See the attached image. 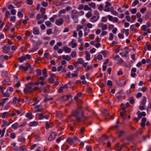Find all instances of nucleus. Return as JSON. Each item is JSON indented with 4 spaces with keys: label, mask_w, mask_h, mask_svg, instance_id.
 <instances>
[{
    "label": "nucleus",
    "mask_w": 151,
    "mask_h": 151,
    "mask_svg": "<svg viewBox=\"0 0 151 151\" xmlns=\"http://www.w3.org/2000/svg\"><path fill=\"white\" fill-rule=\"evenodd\" d=\"M47 70L46 68H44L42 70V74L44 76V78H45H45L47 77Z\"/></svg>",
    "instance_id": "f3484780"
},
{
    "label": "nucleus",
    "mask_w": 151,
    "mask_h": 151,
    "mask_svg": "<svg viewBox=\"0 0 151 151\" xmlns=\"http://www.w3.org/2000/svg\"><path fill=\"white\" fill-rule=\"evenodd\" d=\"M17 15L19 17L22 18L23 17V14L20 12L19 11L18 12Z\"/></svg>",
    "instance_id": "3c124183"
},
{
    "label": "nucleus",
    "mask_w": 151,
    "mask_h": 151,
    "mask_svg": "<svg viewBox=\"0 0 151 151\" xmlns=\"http://www.w3.org/2000/svg\"><path fill=\"white\" fill-rule=\"evenodd\" d=\"M146 101V98L144 96L143 97L142 99L141 102V105L144 106H145V104Z\"/></svg>",
    "instance_id": "5701e85b"
},
{
    "label": "nucleus",
    "mask_w": 151,
    "mask_h": 151,
    "mask_svg": "<svg viewBox=\"0 0 151 151\" xmlns=\"http://www.w3.org/2000/svg\"><path fill=\"white\" fill-rule=\"evenodd\" d=\"M94 14V15L90 19V21L93 23L97 22L99 18V13L98 11H95Z\"/></svg>",
    "instance_id": "7ed1b4c3"
},
{
    "label": "nucleus",
    "mask_w": 151,
    "mask_h": 151,
    "mask_svg": "<svg viewBox=\"0 0 151 151\" xmlns=\"http://www.w3.org/2000/svg\"><path fill=\"white\" fill-rule=\"evenodd\" d=\"M90 30L88 29L87 27H85L84 29V36H86L88 34V33L89 32Z\"/></svg>",
    "instance_id": "b1692460"
},
{
    "label": "nucleus",
    "mask_w": 151,
    "mask_h": 151,
    "mask_svg": "<svg viewBox=\"0 0 151 151\" xmlns=\"http://www.w3.org/2000/svg\"><path fill=\"white\" fill-rule=\"evenodd\" d=\"M18 125V123L17 122H16L12 125V127L13 129H15L17 128Z\"/></svg>",
    "instance_id": "c756f323"
},
{
    "label": "nucleus",
    "mask_w": 151,
    "mask_h": 151,
    "mask_svg": "<svg viewBox=\"0 0 151 151\" xmlns=\"http://www.w3.org/2000/svg\"><path fill=\"white\" fill-rule=\"evenodd\" d=\"M113 59L114 60H117L119 61L118 62V64H121L122 63L124 62L123 60L121 58H120L119 56L118 55H116L114 58Z\"/></svg>",
    "instance_id": "6e6552de"
},
{
    "label": "nucleus",
    "mask_w": 151,
    "mask_h": 151,
    "mask_svg": "<svg viewBox=\"0 0 151 151\" xmlns=\"http://www.w3.org/2000/svg\"><path fill=\"white\" fill-rule=\"evenodd\" d=\"M87 28L88 27V28H91L92 27V25L90 23H88L86 24Z\"/></svg>",
    "instance_id": "8fccbe9b"
},
{
    "label": "nucleus",
    "mask_w": 151,
    "mask_h": 151,
    "mask_svg": "<svg viewBox=\"0 0 151 151\" xmlns=\"http://www.w3.org/2000/svg\"><path fill=\"white\" fill-rule=\"evenodd\" d=\"M38 122L35 121L31 122L29 124V126L31 127L35 126L37 125Z\"/></svg>",
    "instance_id": "a878e982"
},
{
    "label": "nucleus",
    "mask_w": 151,
    "mask_h": 151,
    "mask_svg": "<svg viewBox=\"0 0 151 151\" xmlns=\"http://www.w3.org/2000/svg\"><path fill=\"white\" fill-rule=\"evenodd\" d=\"M26 149V147L25 146H21L20 147V149L21 151H24V150Z\"/></svg>",
    "instance_id": "69168bd1"
},
{
    "label": "nucleus",
    "mask_w": 151,
    "mask_h": 151,
    "mask_svg": "<svg viewBox=\"0 0 151 151\" xmlns=\"http://www.w3.org/2000/svg\"><path fill=\"white\" fill-rule=\"evenodd\" d=\"M45 11H46L45 8H44L43 7H41L40 8V11L42 13V14H45Z\"/></svg>",
    "instance_id": "f704fd0d"
},
{
    "label": "nucleus",
    "mask_w": 151,
    "mask_h": 151,
    "mask_svg": "<svg viewBox=\"0 0 151 151\" xmlns=\"http://www.w3.org/2000/svg\"><path fill=\"white\" fill-rule=\"evenodd\" d=\"M85 54H86V58L87 60H89L90 59V54L88 51L85 52Z\"/></svg>",
    "instance_id": "412c9836"
},
{
    "label": "nucleus",
    "mask_w": 151,
    "mask_h": 151,
    "mask_svg": "<svg viewBox=\"0 0 151 151\" xmlns=\"http://www.w3.org/2000/svg\"><path fill=\"white\" fill-rule=\"evenodd\" d=\"M103 115L104 116H108L109 115V112L107 109H105L103 112Z\"/></svg>",
    "instance_id": "bb28decb"
},
{
    "label": "nucleus",
    "mask_w": 151,
    "mask_h": 151,
    "mask_svg": "<svg viewBox=\"0 0 151 151\" xmlns=\"http://www.w3.org/2000/svg\"><path fill=\"white\" fill-rule=\"evenodd\" d=\"M84 63L83 59L81 58H79L78 59L77 63L78 64H82Z\"/></svg>",
    "instance_id": "72a5a7b5"
},
{
    "label": "nucleus",
    "mask_w": 151,
    "mask_h": 151,
    "mask_svg": "<svg viewBox=\"0 0 151 151\" xmlns=\"http://www.w3.org/2000/svg\"><path fill=\"white\" fill-rule=\"evenodd\" d=\"M83 28V26H81L78 25L77 26L76 28V30L77 31H79L80 29H82Z\"/></svg>",
    "instance_id": "37998d69"
},
{
    "label": "nucleus",
    "mask_w": 151,
    "mask_h": 151,
    "mask_svg": "<svg viewBox=\"0 0 151 151\" xmlns=\"http://www.w3.org/2000/svg\"><path fill=\"white\" fill-rule=\"evenodd\" d=\"M10 137L12 139H14L16 137V134L15 133H11L10 135Z\"/></svg>",
    "instance_id": "052dcab7"
},
{
    "label": "nucleus",
    "mask_w": 151,
    "mask_h": 151,
    "mask_svg": "<svg viewBox=\"0 0 151 151\" xmlns=\"http://www.w3.org/2000/svg\"><path fill=\"white\" fill-rule=\"evenodd\" d=\"M6 128H4L2 130H1V129H0V135H1V137H2L4 134Z\"/></svg>",
    "instance_id": "393cba45"
},
{
    "label": "nucleus",
    "mask_w": 151,
    "mask_h": 151,
    "mask_svg": "<svg viewBox=\"0 0 151 151\" xmlns=\"http://www.w3.org/2000/svg\"><path fill=\"white\" fill-rule=\"evenodd\" d=\"M33 33L35 35H38L40 33L39 30L36 27H35L33 28Z\"/></svg>",
    "instance_id": "4be33fe9"
},
{
    "label": "nucleus",
    "mask_w": 151,
    "mask_h": 151,
    "mask_svg": "<svg viewBox=\"0 0 151 151\" xmlns=\"http://www.w3.org/2000/svg\"><path fill=\"white\" fill-rule=\"evenodd\" d=\"M120 116L124 118L126 116V115L123 112H121L120 113Z\"/></svg>",
    "instance_id": "864d4df0"
},
{
    "label": "nucleus",
    "mask_w": 151,
    "mask_h": 151,
    "mask_svg": "<svg viewBox=\"0 0 151 151\" xmlns=\"http://www.w3.org/2000/svg\"><path fill=\"white\" fill-rule=\"evenodd\" d=\"M63 50L65 52L67 53H70L71 51V49L70 48L66 46L63 47Z\"/></svg>",
    "instance_id": "dca6fc26"
},
{
    "label": "nucleus",
    "mask_w": 151,
    "mask_h": 151,
    "mask_svg": "<svg viewBox=\"0 0 151 151\" xmlns=\"http://www.w3.org/2000/svg\"><path fill=\"white\" fill-rule=\"evenodd\" d=\"M125 133V132L124 130L120 131L119 132V134L118 136L119 137H120L122 136Z\"/></svg>",
    "instance_id": "e433bc0d"
},
{
    "label": "nucleus",
    "mask_w": 151,
    "mask_h": 151,
    "mask_svg": "<svg viewBox=\"0 0 151 151\" xmlns=\"http://www.w3.org/2000/svg\"><path fill=\"white\" fill-rule=\"evenodd\" d=\"M17 101V99L16 97H14L12 103L14 105L15 104Z\"/></svg>",
    "instance_id": "4d7b16f0"
},
{
    "label": "nucleus",
    "mask_w": 151,
    "mask_h": 151,
    "mask_svg": "<svg viewBox=\"0 0 151 151\" xmlns=\"http://www.w3.org/2000/svg\"><path fill=\"white\" fill-rule=\"evenodd\" d=\"M146 11V8L144 7L142 8L140 10V12L142 14L144 13Z\"/></svg>",
    "instance_id": "58836bf2"
},
{
    "label": "nucleus",
    "mask_w": 151,
    "mask_h": 151,
    "mask_svg": "<svg viewBox=\"0 0 151 151\" xmlns=\"http://www.w3.org/2000/svg\"><path fill=\"white\" fill-rule=\"evenodd\" d=\"M27 4L29 5H32L33 3V1L32 0H27Z\"/></svg>",
    "instance_id": "6e6d98bb"
},
{
    "label": "nucleus",
    "mask_w": 151,
    "mask_h": 151,
    "mask_svg": "<svg viewBox=\"0 0 151 151\" xmlns=\"http://www.w3.org/2000/svg\"><path fill=\"white\" fill-rule=\"evenodd\" d=\"M10 13L9 11H7L6 12L5 15L6 17H9L10 16Z\"/></svg>",
    "instance_id": "0e129e2a"
},
{
    "label": "nucleus",
    "mask_w": 151,
    "mask_h": 151,
    "mask_svg": "<svg viewBox=\"0 0 151 151\" xmlns=\"http://www.w3.org/2000/svg\"><path fill=\"white\" fill-rule=\"evenodd\" d=\"M63 22V20L62 18H60L56 20L55 21L56 24L58 25H62Z\"/></svg>",
    "instance_id": "9b49d317"
},
{
    "label": "nucleus",
    "mask_w": 151,
    "mask_h": 151,
    "mask_svg": "<svg viewBox=\"0 0 151 151\" xmlns=\"http://www.w3.org/2000/svg\"><path fill=\"white\" fill-rule=\"evenodd\" d=\"M18 141L20 142H23L25 141V139L24 137H21L18 139Z\"/></svg>",
    "instance_id": "5fc2aeb1"
},
{
    "label": "nucleus",
    "mask_w": 151,
    "mask_h": 151,
    "mask_svg": "<svg viewBox=\"0 0 151 151\" xmlns=\"http://www.w3.org/2000/svg\"><path fill=\"white\" fill-rule=\"evenodd\" d=\"M84 9L85 10H92V9L91 7H89L87 5H86L84 6Z\"/></svg>",
    "instance_id": "2f4dec72"
},
{
    "label": "nucleus",
    "mask_w": 151,
    "mask_h": 151,
    "mask_svg": "<svg viewBox=\"0 0 151 151\" xmlns=\"http://www.w3.org/2000/svg\"><path fill=\"white\" fill-rule=\"evenodd\" d=\"M98 9L100 11H102L103 9V5L102 4L100 5L98 7Z\"/></svg>",
    "instance_id": "338daca9"
},
{
    "label": "nucleus",
    "mask_w": 151,
    "mask_h": 151,
    "mask_svg": "<svg viewBox=\"0 0 151 151\" xmlns=\"http://www.w3.org/2000/svg\"><path fill=\"white\" fill-rule=\"evenodd\" d=\"M89 6L92 8H95L96 6V4L94 3H91L89 4Z\"/></svg>",
    "instance_id": "49530a36"
},
{
    "label": "nucleus",
    "mask_w": 151,
    "mask_h": 151,
    "mask_svg": "<svg viewBox=\"0 0 151 151\" xmlns=\"http://www.w3.org/2000/svg\"><path fill=\"white\" fill-rule=\"evenodd\" d=\"M62 57L63 59L68 61H70L71 59L70 56L68 55L66 56L63 55L62 56Z\"/></svg>",
    "instance_id": "6ab92c4d"
},
{
    "label": "nucleus",
    "mask_w": 151,
    "mask_h": 151,
    "mask_svg": "<svg viewBox=\"0 0 151 151\" xmlns=\"http://www.w3.org/2000/svg\"><path fill=\"white\" fill-rule=\"evenodd\" d=\"M57 134V133L55 132H52L48 137V140L49 141H51L53 140L55 138Z\"/></svg>",
    "instance_id": "0eeeda50"
},
{
    "label": "nucleus",
    "mask_w": 151,
    "mask_h": 151,
    "mask_svg": "<svg viewBox=\"0 0 151 151\" xmlns=\"http://www.w3.org/2000/svg\"><path fill=\"white\" fill-rule=\"evenodd\" d=\"M139 111H138L137 112V114L138 115V118L139 119H140L142 116H145L146 115V113L145 112H142L141 113H139Z\"/></svg>",
    "instance_id": "2eb2a0df"
},
{
    "label": "nucleus",
    "mask_w": 151,
    "mask_h": 151,
    "mask_svg": "<svg viewBox=\"0 0 151 151\" xmlns=\"http://www.w3.org/2000/svg\"><path fill=\"white\" fill-rule=\"evenodd\" d=\"M107 85L108 86H111L112 85V81L110 80H109L107 81Z\"/></svg>",
    "instance_id": "c03bdc74"
},
{
    "label": "nucleus",
    "mask_w": 151,
    "mask_h": 151,
    "mask_svg": "<svg viewBox=\"0 0 151 151\" xmlns=\"http://www.w3.org/2000/svg\"><path fill=\"white\" fill-rule=\"evenodd\" d=\"M68 87V86L65 84L63 86H61L58 89V91L59 92L61 93L63 92V89L64 88H67Z\"/></svg>",
    "instance_id": "9d476101"
},
{
    "label": "nucleus",
    "mask_w": 151,
    "mask_h": 151,
    "mask_svg": "<svg viewBox=\"0 0 151 151\" xmlns=\"http://www.w3.org/2000/svg\"><path fill=\"white\" fill-rule=\"evenodd\" d=\"M129 102L131 104H133L134 102V100L133 99V98L131 97L129 99Z\"/></svg>",
    "instance_id": "a19ab883"
},
{
    "label": "nucleus",
    "mask_w": 151,
    "mask_h": 151,
    "mask_svg": "<svg viewBox=\"0 0 151 151\" xmlns=\"http://www.w3.org/2000/svg\"><path fill=\"white\" fill-rule=\"evenodd\" d=\"M101 29L103 30H105L107 28V26L106 24H104L101 26Z\"/></svg>",
    "instance_id": "09e8293b"
},
{
    "label": "nucleus",
    "mask_w": 151,
    "mask_h": 151,
    "mask_svg": "<svg viewBox=\"0 0 151 151\" xmlns=\"http://www.w3.org/2000/svg\"><path fill=\"white\" fill-rule=\"evenodd\" d=\"M71 57L72 58H75L77 56V54L75 51H72L70 55Z\"/></svg>",
    "instance_id": "7c9ffc66"
},
{
    "label": "nucleus",
    "mask_w": 151,
    "mask_h": 151,
    "mask_svg": "<svg viewBox=\"0 0 151 151\" xmlns=\"http://www.w3.org/2000/svg\"><path fill=\"white\" fill-rule=\"evenodd\" d=\"M48 117V115L47 114L44 116L42 114H39V118L40 119H42L44 118L47 119Z\"/></svg>",
    "instance_id": "f8f14e48"
},
{
    "label": "nucleus",
    "mask_w": 151,
    "mask_h": 151,
    "mask_svg": "<svg viewBox=\"0 0 151 151\" xmlns=\"http://www.w3.org/2000/svg\"><path fill=\"white\" fill-rule=\"evenodd\" d=\"M78 12L76 10H73L71 12V17L73 19H77L78 17Z\"/></svg>",
    "instance_id": "39448f33"
},
{
    "label": "nucleus",
    "mask_w": 151,
    "mask_h": 151,
    "mask_svg": "<svg viewBox=\"0 0 151 151\" xmlns=\"http://www.w3.org/2000/svg\"><path fill=\"white\" fill-rule=\"evenodd\" d=\"M127 140L129 141H131L133 139V138L131 136H129L127 137Z\"/></svg>",
    "instance_id": "774afa93"
},
{
    "label": "nucleus",
    "mask_w": 151,
    "mask_h": 151,
    "mask_svg": "<svg viewBox=\"0 0 151 151\" xmlns=\"http://www.w3.org/2000/svg\"><path fill=\"white\" fill-rule=\"evenodd\" d=\"M64 20L65 22L66 23H69L70 22V20L68 15H67L66 16H64Z\"/></svg>",
    "instance_id": "4468645a"
},
{
    "label": "nucleus",
    "mask_w": 151,
    "mask_h": 151,
    "mask_svg": "<svg viewBox=\"0 0 151 151\" xmlns=\"http://www.w3.org/2000/svg\"><path fill=\"white\" fill-rule=\"evenodd\" d=\"M45 24L47 27H51L52 25L51 22L49 21H47L45 22Z\"/></svg>",
    "instance_id": "473e14b6"
},
{
    "label": "nucleus",
    "mask_w": 151,
    "mask_h": 151,
    "mask_svg": "<svg viewBox=\"0 0 151 151\" xmlns=\"http://www.w3.org/2000/svg\"><path fill=\"white\" fill-rule=\"evenodd\" d=\"M124 146V144H123L121 145L117 149L118 151H120L122 149V147Z\"/></svg>",
    "instance_id": "13d9d810"
},
{
    "label": "nucleus",
    "mask_w": 151,
    "mask_h": 151,
    "mask_svg": "<svg viewBox=\"0 0 151 151\" xmlns=\"http://www.w3.org/2000/svg\"><path fill=\"white\" fill-rule=\"evenodd\" d=\"M49 82L50 83H53L54 81V79L52 78H49L48 80Z\"/></svg>",
    "instance_id": "bf43d9fd"
},
{
    "label": "nucleus",
    "mask_w": 151,
    "mask_h": 151,
    "mask_svg": "<svg viewBox=\"0 0 151 151\" xmlns=\"http://www.w3.org/2000/svg\"><path fill=\"white\" fill-rule=\"evenodd\" d=\"M137 12V9L136 8H134L132 9L131 10V12L132 14H135Z\"/></svg>",
    "instance_id": "e2e57ef3"
},
{
    "label": "nucleus",
    "mask_w": 151,
    "mask_h": 151,
    "mask_svg": "<svg viewBox=\"0 0 151 151\" xmlns=\"http://www.w3.org/2000/svg\"><path fill=\"white\" fill-rule=\"evenodd\" d=\"M52 29H47L46 32L47 34L48 35L50 34L52 32Z\"/></svg>",
    "instance_id": "603ef678"
},
{
    "label": "nucleus",
    "mask_w": 151,
    "mask_h": 151,
    "mask_svg": "<svg viewBox=\"0 0 151 151\" xmlns=\"http://www.w3.org/2000/svg\"><path fill=\"white\" fill-rule=\"evenodd\" d=\"M130 29L131 31H133L134 32H135V31L134 30V25H132L130 26Z\"/></svg>",
    "instance_id": "de8ad7c7"
},
{
    "label": "nucleus",
    "mask_w": 151,
    "mask_h": 151,
    "mask_svg": "<svg viewBox=\"0 0 151 151\" xmlns=\"http://www.w3.org/2000/svg\"><path fill=\"white\" fill-rule=\"evenodd\" d=\"M29 20V18H27L23 20V21L22 22L23 24L24 25L26 24L27 23V21H28Z\"/></svg>",
    "instance_id": "680f3d73"
},
{
    "label": "nucleus",
    "mask_w": 151,
    "mask_h": 151,
    "mask_svg": "<svg viewBox=\"0 0 151 151\" xmlns=\"http://www.w3.org/2000/svg\"><path fill=\"white\" fill-rule=\"evenodd\" d=\"M37 78L39 79L37 82H35L34 83V85L35 84L36 85H38L40 84L42 86H43L45 84V78H44L43 77H38Z\"/></svg>",
    "instance_id": "20e7f679"
},
{
    "label": "nucleus",
    "mask_w": 151,
    "mask_h": 151,
    "mask_svg": "<svg viewBox=\"0 0 151 151\" xmlns=\"http://www.w3.org/2000/svg\"><path fill=\"white\" fill-rule=\"evenodd\" d=\"M111 5V4L108 1H106V5L105 7L103 8V10L106 12H110V10L111 9V7L109 8V6Z\"/></svg>",
    "instance_id": "423d86ee"
},
{
    "label": "nucleus",
    "mask_w": 151,
    "mask_h": 151,
    "mask_svg": "<svg viewBox=\"0 0 151 151\" xmlns=\"http://www.w3.org/2000/svg\"><path fill=\"white\" fill-rule=\"evenodd\" d=\"M86 16L87 17L89 18L92 16V14L91 12H88L86 14Z\"/></svg>",
    "instance_id": "4c0bfd02"
},
{
    "label": "nucleus",
    "mask_w": 151,
    "mask_h": 151,
    "mask_svg": "<svg viewBox=\"0 0 151 151\" xmlns=\"http://www.w3.org/2000/svg\"><path fill=\"white\" fill-rule=\"evenodd\" d=\"M25 88L24 90V92L25 93L29 92L31 93L33 91L32 87L34 86V83H30L25 85Z\"/></svg>",
    "instance_id": "f03ea898"
},
{
    "label": "nucleus",
    "mask_w": 151,
    "mask_h": 151,
    "mask_svg": "<svg viewBox=\"0 0 151 151\" xmlns=\"http://www.w3.org/2000/svg\"><path fill=\"white\" fill-rule=\"evenodd\" d=\"M110 11L111 14L114 15H117L118 14V13L116 11L114 10V7L113 6L111 7V9L110 10Z\"/></svg>",
    "instance_id": "a211bd4d"
},
{
    "label": "nucleus",
    "mask_w": 151,
    "mask_h": 151,
    "mask_svg": "<svg viewBox=\"0 0 151 151\" xmlns=\"http://www.w3.org/2000/svg\"><path fill=\"white\" fill-rule=\"evenodd\" d=\"M10 50L9 47L5 46L3 47V51L5 53H8Z\"/></svg>",
    "instance_id": "ddd939ff"
},
{
    "label": "nucleus",
    "mask_w": 151,
    "mask_h": 151,
    "mask_svg": "<svg viewBox=\"0 0 151 151\" xmlns=\"http://www.w3.org/2000/svg\"><path fill=\"white\" fill-rule=\"evenodd\" d=\"M72 114L76 118V120L78 122L81 121L82 117L84 116V112L83 111H79L75 110L72 112Z\"/></svg>",
    "instance_id": "f257e3e1"
},
{
    "label": "nucleus",
    "mask_w": 151,
    "mask_h": 151,
    "mask_svg": "<svg viewBox=\"0 0 151 151\" xmlns=\"http://www.w3.org/2000/svg\"><path fill=\"white\" fill-rule=\"evenodd\" d=\"M36 72H37L36 76H40L41 75V70L40 69H36Z\"/></svg>",
    "instance_id": "cd10ccee"
},
{
    "label": "nucleus",
    "mask_w": 151,
    "mask_h": 151,
    "mask_svg": "<svg viewBox=\"0 0 151 151\" xmlns=\"http://www.w3.org/2000/svg\"><path fill=\"white\" fill-rule=\"evenodd\" d=\"M41 4L42 6L44 7H47L48 5V3L47 2L44 1H42L41 3Z\"/></svg>",
    "instance_id": "ea45409f"
},
{
    "label": "nucleus",
    "mask_w": 151,
    "mask_h": 151,
    "mask_svg": "<svg viewBox=\"0 0 151 151\" xmlns=\"http://www.w3.org/2000/svg\"><path fill=\"white\" fill-rule=\"evenodd\" d=\"M42 17V14H38L36 18L37 20H39L40 19H41Z\"/></svg>",
    "instance_id": "a18cd8bd"
},
{
    "label": "nucleus",
    "mask_w": 151,
    "mask_h": 151,
    "mask_svg": "<svg viewBox=\"0 0 151 151\" xmlns=\"http://www.w3.org/2000/svg\"><path fill=\"white\" fill-rule=\"evenodd\" d=\"M67 142L70 145H72L73 143V139L71 138L68 137L67 139Z\"/></svg>",
    "instance_id": "aec40b11"
},
{
    "label": "nucleus",
    "mask_w": 151,
    "mask_h": 151,
    "mask_svg": "<svg viewBox=\"0 0 151 151\" xmlns=\"http://www.w3.org/2000/svg\"><path fill=\"white\" fill-rule=\"evenodd\" d=\"M16 17L15 16L11 17L10 18V21L13 22H14L15 20Z\"/></svg>",
    "instance_id": "79ce46f5"
},
{
    "label": "nucleus",
    "mask_w": 151,
    "mask_h": 151,
    "mask_svg": "<svg viewBox=\"0 0 151 151\" xmlns=\"http://www.w3.org/2000/svg\"><path fill=\"white\" fill-rule=\"evenodd\" d=\"M26 116L28 117L29 119H31L33 118L32 114L30 113H27L26 114Z\"/></svg>",
    "instance_id": "c85d7f7f"
},
{
    "label": "nucleus",
    "mask_w": 151,
    "mask_h": 151,
    "mask_svg": "<svg viewBox=\"0 0 151 151\" xmlns=\"http://www.w3.org/2000/svg\"><path fill=\"white\" fill-rule=\"evenodd\" d=\"M31 66L30 65H28L27 66L24 67L22 65H20L19 66V68L21 70H23L25 71H27L29 68H30Z\"/></svg>",
    "instance_id": "1a4fd4ad"
},
{
    "label": "nucleus",
    "mask_w": 151,
    "mask_h": 151,
    "mask_svg": "<svg viewBox=\"0 0 151 151\" xmlns=\"http://www.w3.org/2000/svg\"><path fill=\"white\" fill-rule=\"evenodd\" d=\"M139 3V1L138 0H135L132 4V7L134 6L135 5Z\"/></svg>",
    "instance_id": "c9c22d12"
}]
</instances>
